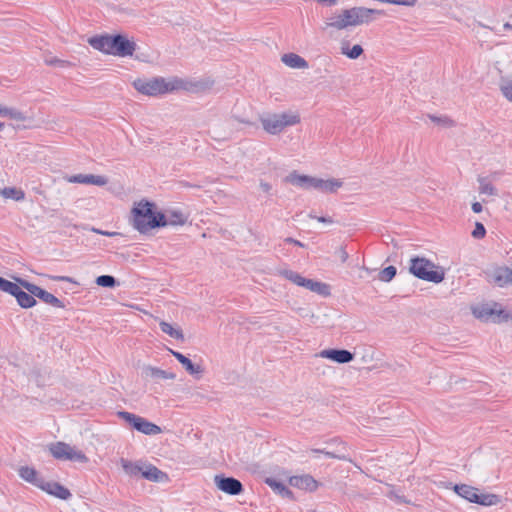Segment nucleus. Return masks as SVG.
Segmentation results:
<instances>
[{
	"label": "nucleus",
	"instance_id": "a211bd4d",
	"mask_svg": "<svg viewBox=\"0 0 512 512\" xmlns=\"http://www.w3.org/2000/svg\"><path fill=\"white\" fill-rule=\"evenodd\" d=\"M41 489L62 500H67L71 497L70 491L57 482L44 481Z\"/></svg>",
	"mask_w": 512,
	"mask_h": 512
},
{
	"label": "nucleus",
	"instance_id": "3c124183",
	"mask_svg": "<svg viewBox=\"0 0 512 512\" xmlns=\"http://www.w3.org/2000/svg\"><path fill=\"white\" fill-rule=\"evenodd\" d=\"M6 112V107L0 104V116H4Z\"/></svg>",
	"mask_w": 512,
	"mask_h": 512
},
{
	"label": "nucleus",
	"instance_id": "c03bdc74",
	"mask_svg": "<svg viewBox=\"0 0 512 512\" xmlns=\"http://www.w3.org/2000/svg\"><path fill=\"white\" fill-rule=\"evenodd\" d=\"M472 210L474 213H480V212H482L483 207H482L481 203L474 202V203H472Z\"/></svg>",
	"mask_w": 512,
	"mask_h": 512
},
{
	"label": "nucleus",
	"instance_id": "09e8293b",
	"mask_svg": "<svg viewBox=\"0 0 512 512\" xmlns=\"http://www.w3.org/2000/svg\"><path fill=\"white\" fill-rule=\"evenodd\" d=\"M260 187H261V189H262L264 192H269V191H270V189H271L270 184L265 183V182H262V183L260 184Z\"/></svg>",
	"mask_w": 512,
	"mask_h": 512
},
{
	"label": "nucleus",
	"instance_id": "37998d69",
	"mask_svg": "<svg viewBox=\"0 0 512 512\" xmlns=\"http://www.w3.org/2000/svg\"><path fill=\"white\" fill-rule=\"evenodd\" d=\"M311 218H315V216H313L312 214L309 215ZM316 219L321 222V223H327V224H331L333 221L331 218H328V217H324V216H321V217H316Z\"/></svg>",
	"mask_w": 512,
	"mask_h": 512
},
{
	"label": "nucleus",
	"instance_id": "4468645a",
	"mask_svg": "<svg viewBox=\"0 0 512 512\" xmlns=\"http://www.w3.org/2000/svg\"><path fill=\"white\" fill-rule=\"evenodd\" d=\"M66 180L69 183L91 184L96 186H104L108 182L106 177L92 174L72 175L66 177Z\"/></svg>",
	"mask_w": 512,
	"mask_h": 512
},
{
	"label": "nucleus",
	"instance_id": "9b49d317",
	"mask_svg": "<svg viewBox=\"0 0 512 512\" xmlns=\"http://www.w3.org/2000/svg\"><path fill=\"white\" fill-rule=\"evenodd\" d=\"M215 484L218 489L230 495H239L243 490L242 483L233 477L215 476Z\"/></svg>",
	"mask_w": 512,
	"mask_h": 512
},
{
	"label": "nucleus",
	"instance_id": "f704fd0d",
	"mask_svg": "<svg viewBox=\"0 0 512 512\" xmlns=\"http://www.w3.org/2000/svg\"><path fill=\"white\" fill-rule=\"evenodd\" d=\"M499 85L503 95L512 102V79L502 77Z\"/></svg>",
	"mask_w": 512,
	"mask_h": 512
},
{
	"label": "nucleus",
	"instance_id": "6e6552de",
	"mask_svg": "<svg viewBox=\"0 0 512 512\" xmlns=\"http://www.w3.org/2000/svg\"><path fill=\"white\" fill-rule=\"evenodd\" d=\"M49 451L54 458L59 460H69L78 463L88 462V458L81 450L64 442H56L51 444Z\"/></svg>",
	"mask_w": 512,
	"mask_h": 512
},
{
	"label": "nucleus",
	"instance_id": "a18cd8bd",
	"mask_svg": "<svg viewBox=\"0 0 512 512\" xmlns=\"http://www.w3.org/2000/svg\"><path fill=\"white\" fill-rule=\"evenodd\" d=\"M45 62L48 64V65H57V64H63L64 62L57 59V58H50V59H46Z\"/></svg>",
	"mask_w": 512,
	"mask_h": 512
},
{
	"label": "nucleus",
	"instance_id": "423d86ee",
	"mask_svg": "<svg viewBox=\"0 0 512 512\" xmlns=\"http://www.w3.org/2000/svg\"><path fill=\"white\" fill-rule=\"evenodd\" d=\"M454 491L460 497L466 499L471 503H476L482 506H495L501 501L500 496L491 493H479L475 487L466 484H456Z\"/></svg>",
	"mask_w": 512,
	"mask_h": 512
},
{
	"label": "nucleus",
	"instance_id": "5fc2aeb1",
	"mask_svg": "<svg viewBox=\"0 0 512 512\" xmlns=\"http://www.w3.org/2000/svg\"><path fill=\"white\" fill-rule=\"evenodd\" d=\"M4 124L0 122V130L3 128Z\"/></svg>",
	"mask_w": 512,
	"mask_h": 512
},
{
	"label": "nucleus",
	"instance_id": "f257e3e1",
	"mask_svg": "<svg viewBox=\"0 0 512 512\" xmlns=\"http://www.w3.org/2000/svg\"><path fill=\"white\" fill-rule=\"evenodd\" d=\"M381 14L382 12L376 9L361 6L352 7L331 16L328 20V25L334 29L343 30L349 27L369 24L375 21Z\"/></svg>",
	"mask_w": 512,
	"mask_h": 512
},
{
	"label": "nucleus",
	"instance_id": "603ef678",
	"mask_svg": "<svg viewBox=\"0 0 512 512\" xmlns=\"http://www.w3.org/2000/svg\"><path fill=\"white\" fill-rule=\"evenodd\" d=\"M8 28L22 29L20 23H16L15 25L9 26Z\"/></svg>",
	"mask_w": 512,
	"mask_h": 512
},
{
	"label": "nucleus",
	"instance_id": "bb28decb",
	"mask_svg": "<svg viewBox=\"0 0 512 512\" xmlns=\"http://www.w3.org/2000/svg\"><path fill=\"white\" fill-rule=\"evenodd\" d=\"M340 49L341 53L350 59H357L363 53V48L361 45L355 44L350 47V43L347 41H343L341 43Z\"/></svg>",
	"mask_w": 512,
	"mask_h": 512
},
{
	"label": "nucleus",
	"instance_id": "cd10ccee",
	"mask_svg": "<svg viewBox=\"0 0 512 512\" xmlns=\"http://www.w3.org/2000/svg\"><path fill=\"white\" fill-rule=\"evenodd\" d=\"M345 446H341L334 452L322 450V449H311L310 452L314 454H324L329 458L339 459V460H350L349 456L345 453Z\"/></svg>",
	"mask_w": 512,
	"mask_h": 512
},
{
	"label": "nucleus",
	"instance_id": "c9c22d12",
	"mask_svg": "<svg viewBox=\"0 0 512 512\" xmlns=\"http://www.w3.org/2000/svg\"><path fill=\"white\" fill-rule=\"evenodd\" d=\"M96 284L101 287L112 288L116 285V279L111 275H101L96 278Z\"/></svg>",
	"mask_w": 512,
	"mask_h": 512
},
{
	"label": "nucleus",
	"instance_id": "4be33fe9",
	"mask_svg": "<svg viewBox=\"0 0 512 512\" xmlns=\"http://www.w3.org/2000/svg\"><path fill=\"white\" fill-rule=\"evenodd\" d=\"M301 287H304L312 292H315L319 295L326 296L329 295V286L325 283L315 281L313 279H307L304 277V281L301 283Z\"/></svg>",
	"mask_w": 512,
	"mask_h": 512
},
{
	"label": "nucleus",
	"instance_id": "b1692460",
	"mask_svg": "<svg viewBox=\"0 0 512 512\" xmlns=\"http://www.w3.org/2000/svg\"><path fill=\"white\" fill-rule=\"evenodd\" d=\"M142 477L147 480L160 482L166 478V474L151 464H143Z\"/></svg>",
	"mask_w": 512,
	"mask_h": 512
},
{
	"label": "nucleus",
	"instance_id": "ddd939ff",
	"mask_svg": "<svg viewBox=\"0 0 512 512\" xmlns=\"http://www.w3.org/2000/svg\"><path fill=\"white\" fill-rule=\"evenodd\" d=\"M285 181L302 189H315L317 177L300 175L296 171L285 177Z\"/></svg>",
	"mask_w": 512,
	"mask_h": 512
},
{
	"label": "nucleus",
	"instance_id": "9d476101",
	"mask_svg": "<svg viewBox=\"0 0 512 512\" xmlns=\"http://www.w3.org/2000/svg\"><path fill=\"white\" fill-rule=\"evenodd\" d=\"M16 281L28 292H30L34 297L39 298L46 304H49L53 307L64 308L65 305L61 300L55 297L53 294L47 292L46 290L40 288L39 286L32 284L24 279L17 278Z\"/></svg>",
	"mask_w": 512,
	"mask_h": 512
},
{
	"label": "nucleus",
	"instance_id": "f8f14e48",
	"mask_svg": "<svg viewBox=\"0 0 512 512\" xmlns=\"http://www.w3.org/2000/svg\"><path fill=\"white\" fill-rule=\"evenodd\" d=\"M317 356L340 364L349 363L354 359V354L345 349H325Z\"/></svg>",
	"mask_w": 512,
	"mask_h": 512
},
{
	"label": "nucleus",
	"instance_id": "a19ab883",
	"mask_svg": "<svg viewBox=\"0 0 512 512\" xmlns=\"http://www.w3.org/2000/svg\"><path fill=\"white\" fill-rule=\"evenodd\" d=\"M3 117H8V118L14 119V120H23L24 119L23 114L20 111L13 109V108H8V107H6V112Z\"/></svg>",
	"mask_w": 512,
	"mask_h": 512
},
{
	"label": "nucleus",
	"instance_id": "dca6fc26",
	"mask_svg": "<svg viewBox=\"0 0 512 512\" xmlns=\"http://www.w3.org/2000/svg\"><path fill=\"white\" fill-rule=\"evenodd\" d=\"M289 483L293 487L306 491H314L318 487V482L310 475L293 476Z\"/></svg>",
	"mask_w": 512,
	"mask_h": 512
},
{
	"label": "nucleus",
	"instance_id": "e433bc0d",
	"mask_svg": "<svg viewBox=\"0 0 512 512\" xmlns=\"http://www.w3.org/2000/svg\"><path fill=\"white\" fill-rule=\"evenodd\" d=\"M395 275L396 268L394 266H388L380 272L379 278L381 281L389 282L395 277Z\"/></svg>",
	"mask_w": 512,
	"mask_h": 512
},
{
	"label": "nucleus",
	"instance_id": "79ce46f5",
	"mask_svg": "<svg viewBox=\"0 0 512 512\" xmlns=\"http://www.w3.org/2000/svg\"><path fill=\"white\" fill-rule=\"evenodd\" d=\"M485 234H486V229H485L484 225L480 222H476L475 228L472 231V236L476 239H481L485 236Z\"/></svg>",
	"mask_w": 512,
	"mask_h": 512
},
{
	"label": "nucleus",
	"instance_id": "1a4fd4ad",
	"mask_svg": "<svg viewBox=\"0 0 512 512\" xmlns=\"http://www.w3.org/2000/svg\"><path fill=\"white\" fill-rule=\"evenodd\" d=\"M118 416L134 429L145 435H157L161 433V428L159 426L133 413L119 411Z\"/></svg>",
	"mask_w": 512,
	"mask_h": 512
},
{
	"label": "nucleus",
	"instance_id": "f03ea898",
	"mask_svg": "<svg viewBox=\"0 0 512 512\" xmlns=\"http://www.w3.org/2000/svg\"><path fill=\"white\" fill-rule=\"evenodd\" d=\"M88 43L103 53L120 57L131 56L135 51V43L122 34H101L88 39Z\"/></svg>",
	"mask_w": 512,
	"mask_h": 512
},
{
	"label": "nucleus",
	"instance_id": "a878e982",
	"mask_svg": "<svg viewBox=\"0 0 512 512\" xmlns=\"http://www.w3.org/2000/svg\"><path fill=\"white\" fill-rule=\"evenodd\" d=\"M171 353L184 366L186 371L191 375L198 374L201 372V367L199 365H194L192 361L185 355L173 350H171Z\"/></svg>",
	"mask_w": 512,
	"mask_h": 512
},
{
	"label": "nucleus",
	"instance_id": "aec40b11",
	"mask_svg": "<svg viewBox=\"0 0 512 512\" xmlns=\"http://www.w3.org/2000/svg\"><path fill=\"white\" fill-rule=\"evenodd\" d=\"M343 186V182L340 179L329 178L322 179L317 178L315 190L322 193H335L339 188Z\"/></svg>",
	"mask_w": 512,
	"mask_h": 512
},
{
	"label": "nucleus",
	"instance_id": "c756f323",
	"mask_svg": "<svg viewBox=\"0 0 512 512\" xmlns=\"http://www.w3.org/2000/svg\"><path fill=\"white\" fill-rule=\"evenodd\" d=\"M121 466L124 470V472L129 476H138L141 474L143 469V464L141 463H133L131 461L121 459Z\"/></svg>",
	"mask_w": 512,
	"mask_h": 512
},
{
	"label": "nucleus",
	"instance_id": "49530a36",
	"mask_svg": "<svg viewBox=\"0 0 512 512\" xmlns=\"http://www.w3.org/2000/svg\"><path fill=\"white\" fill-rule=\"evenodd\" d=\"M285 242H287V243H291V244H294V245H297V246H300V247H303V246H304V244H303V243H301L300 241H298V240H296V239H293V238H291V237L286 238V239H285Z\"/></svg>",
	"mask_w": 512,
	"mask_h": 512
},
{
	"label": "nucleus",
	"instance_id": "7ed1b4c3",
	"mask_svg": "<svg viewBox=\"0 0 512 512\" xmlns=\"http://www.w3.org/2000/svg\"><path fill=\"white\" fill-rule=\"evenodd\" d=\"M154 207L149 201H141L133 208V226L139 232L165 226V214L155 211Z\"/></svg>",
	"mask_w": 512,
	"mask_h": 512
},
{
	"label": "nucleus",
	"instance_id": "6ab92c4d",
	"mask_svg": "<svg viewBox=\"0 0 512 512\" xmlns=\"http://www.w3.org/2000/svg\"><path fill=\"white\" fill-rule=\"evenodd\" d=\"M22 286L17 282L16 283V289H13V292H11V295L14 296L18 302V304L22 308H31L36 304V300L34 295H32L30 292H25L22 290Z\"/></svg>",
	"mask_w": 512,
	"mask_h": 512
},
{
	"label": "nucleus",
	"instance_id": "ea45409f",
	"mask_svg": "<svg viewBox=\"0 0 512 512\" xmlns=\"http://www.w3.org/2000/svg\"><path fill=\"white\" fill-rule=\"evenodd\" d=\"M13 289H16V283L8 281L3 277H0V290L6 293L11 294Z\"/></svg>",
	"mask_w": 512,
	"mask_h": 512
},
{
	"label": "nucleus",
	"instance_id": "393cba45",
	"mask_svg": "<svg viewBox=\"0 0 512 512\" xmlns=\"http://www.w3.org/2000/svg\"><path fill=\"white\" fill-rule=\"evenodd\" d=\"M285 65L295 69L307 68L308 64L305 59L294 53H287L282 56Z\"/></svg>",
	"mask_w": 512,
	"mask_h": 512
},
{
	"label": "nucleus",
	"instance_id": "72a5a7b5",
	"mask_svg": "<svg viewBox=\"0 0 512 512\" xmlns=\"http://www.w3.org/2000/svg\"><path fill=\"white\" fill-rule=\"evenodd\" d=\"M279 274L283 276L285 279L289 280L290 282L294 283L297 286L301 287V283L304 281V277L301 276L299 273L290 270V269H283L279 271Z\"/></svg>",
	"mask_w": 512,
	"mask_h": 512
},
{
	"label": "nucleus",
	"instance_id": "412c9836",
	"mask_svg": "<svg viewBox=\"0 0 512 512\" xmlns=\"http://www.w3.org/2000/svg\"><path fill=\"white\" fill-rule=\"evenodd\" d=\"M18 472L19 476L23 480L41 489L45 480L38 474V472L34 468L29 466H22L19 468Z\"/></svg>",
	"mask_w": 512,
	"mask_h": 512
},
{
	"label": "nucleus",
	"instance_id": "2eb2a0df",
	"mask_svg": "<svg viewBox=\"0 0 512 512\" xmlns=\"http://www.w3.org/2000/svg\"><path fill=\"white\" fill-rule=\"evenodd\" d=\"M141 376L144 379H152L155 381L165 380V379H175V374L172 372H168L150 365H145L141 369Z\"/></svg>",
	"mask_w": 512,
	"mask_h": 512
},
{
	"label": "nucleus",
	"instance_id": "39448f33",
	"mask_svg": "<svg viewBox=\"0 0 512 512\" xmlns=\"http://www.w3.org/2000/svg\"><path fill=\"white\" fill-rule=\"evenodd\" d=\"M409 271L415 277L433 283H440L445 277L443 268L423 257L411 258Z\"/></svg>",
	"mask_w": 512,
	"mask_h": 512
},
{
	"label": "nucleus",
	"instance_id": "864d4df0",
	"mask_svg": "<svg viewBox=\"0 0 512 512\" xmlns=\"http://www.w3.org/2000/svg\"><path fill=\"white\" fill-rule=\"evenodd\" d=\"M504 28H505V29H508V30H509V29H512V25H511V24H509V23H506V24L504 25Z\"/></svg>",
	"mask_w": 512,
	"mask_h": 512
},
{
	"label": "nucleus",
	"instance_id": "473e14b6",
	"mask_svg": "<svg viewBox=\"0 0 512 512\" xmlns=\"http://www.w3.org/2000/svg\"><path fill=\"white\" fill-rule=\"evenodd\" d=\"M479 193L484 195H497V190L495 187L488 181L486 177H479Z\"/></svg>",
	"mask_w": 512,
	"mask_h": 512
},
{
	"label": "nucleus",
	"instance_id": "58836bf2",
	"mask_svg": "<svg viewBox=\"0 0 512 512\" xmlns=\"http://www.w3.org/2000/svg\"><path fill=\"white\" fill-rule=\"evenodd\" d=\"M1 193L4 197L13 198L15 200H21L24 198V193L14 188H5L1 191Z\"/></svg>",
	"mask_w": 512,
	"mask_h": 512
},
{
	"label": "nucleus",
	"instance_id": "5701e85b",
	"mask_svg": "<svg viewBox=\"0 0 512 512\" xmlns=\"http://www.w3.org/2000/svg\"><path fill=\"white\" fill-rule=\"evenodd\" d=\"M493 281L500 287L512 284V269L507 267L496 269L493 273Z\"/></svg>",
	"mask_w": 512,
	"mask_h": 512
},
{
	"label": "nucleus",
	"instance_id": "de8ad7c7",
	"mask_svg": "<svg viewBox=\"0 0 512 512\" xmlns=\"http://www.w3.org/2000/svg\"><path fill=\"white\" fill-rule=\"evenodd\" d=\"M54 279L58 281L74 282L73 279L68 276H57L54 277Z\"/></svg>",
	"mask_w": 512,
	"mask_h": 512
},
{
	"label": "nucleus",
	"instance_id": "c85d7f7f",
	"mask_svg": "<svg viewBox=\"0 0 512 512\" xmlns=\"http://www.w3.org/2000/svg\"><path fill=\"white\" fill-rule=\"evenodd\" d=\"M265 482L276 493L282 496L290 497L292 495L291 491L284 485V483L275 478H266Z\"/></svg>",
	"mask_w": 512,
	"mask_h": 512
},
{
	"label": "nucleus",
	"instance_id": "20e7f679",
	"mask_svg": "<svg viewBox=\"0 0 512 512\" xmlns=\"http://www.w3.org/2000/svg\"><path fill=\"white\" fill-rule=\"evenodd\" d=\"M133 86L138 92L144 95L157 96L182 88L183 81L176 77L170 79L154 77L149 80L136 79L133 82Z\"/></svg>",
	"mask_w": 512,
	"mask_h": 512
},
{
	"label": "nucleus",
	"instance_id": "0eeeda50",
	"mask_svg": "<svg viewBox=\"0 0 512 512\" xmlns=\"http://www.w3.org/2000/svg\"><path fill=\"white\" fill-rule=\"evenodd\" d=\"M299 121V116L294 113L271 114L261 117L264 130L270 134H278L286 127L293 126Z\"/></svg>",
	"mask_w": 512,
	"mask_h": 512
},
{
	"label": "nucleus",
	"instance_id": "f3484780",
	"mask_svg": "<svg viewBox=\"0 0 512 512\" xmlns=\"http://www.w3.org/2000/svg\"><path fill=\"white\" fill-rule=\"evenodd\" d=\"M473 315L481 320H493L495 321L500 317V311L498 312L495 308H493L489 304L477 305L472 308Z\"/></svg>",
	"mask_w": 512,
	"mask_h": 512
},
{
	"label": "nucleus",
	"instance_id": "4c0bfd02",
	"mask_svg": "<svg viewBox=\"0 0 512 512\" xmlns=\"http://www.w3.org/2000/svg\"><path fill=\"white\" fill-rule=\"evenodd\" d=\"M429 118L434 123H436L437 125L442 126V127H451L454 125V121L447 116H439L438 117V116L430 115Z\"/></svg>",
	"mask_w": 512,
	"mask_h": 512
},
{
	"label": "nucleus",
	"instance_id": "7c9ffc66",
	"mask_svg": "<svg viewBox=\"0 0 512 512\" xmlns=\"http://www.w3.org/2000/svg\"><path fill=\"white\" fill-rule=\"evenodd\" d=\"M160 329L163 333L168 334L170 337L177 339V340H183L184 336L180 329L173 327L171 324L167 322H160Z\"/></svg>",
	"mask_w": 512,
	"mask_h": 512
},
{
	"label": "nucleus",
	"instance_id": "8fccbe9b",
	"mask_svg": "<svg viewBox=\"0 0 512 512\" xmlns=\"http://www.w3.org/2000/svg\"><path fill=\"white\" fill-rule=\"evenodd\" d=\"M340 257H341V260L343 262H345L348 258V253L344 250V249H341L340 250Z\"/></svg>",
	"mask_w": 512,
	"mask_h": 512
},
{
	"label": "nucleus",
	"instance_id": "2f4dec72",
	"mask_svg": "<svg viewBox=\"0 0 512 512\" xmlns=\"http://www.w3.org/2000/svg\"><path fill=\"white\" fill-rule=\"evenodd\" d=\"M186 221V217L181 213L177 211L170 212L168 214H165V226L167 225H182Z\"/></svg>",
	"mask_w": 512,
	"mask_h": 512
}]
</instances>
